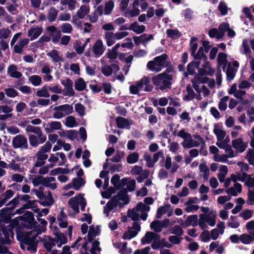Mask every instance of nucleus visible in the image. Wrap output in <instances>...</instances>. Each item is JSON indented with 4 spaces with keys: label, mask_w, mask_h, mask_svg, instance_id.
I'll return each mask as SVG.
<instances>
[{
    "label": "nucleus",
    "mask_w": 254,
    "mask_h": 254,
    "mask_svg": "<svg viewBox=\"0 0 254 254\" xmlns=\"http://www.w3.org/2000/svg\"><path fill=\"white\" fill-rule=\"evenodd\" d=\"M68 203L75 212L79 211V205H80L81 210H84L86 204L85 200L81 194L70 198Z\"/></svg>",
    "instance_id": "9b49d317"
},
{
    "label": "nucleus",
    "mask_w": 254,
    "mask_h": 254,
    "mask_svg": "<svg viewBox=\"0 0 254 254\" xmlns=\"http://www.w3.org/2000/svg\"><path fill=\"white\" fill-rule=\"evenodd\" d=\"M47 56L50 57L53 63H59L63 61V58L60 52L56 50H53L47 53Z\"/></svg>",
    "instance_id": "473e14b6"
},
{
    "label": "nucleus",
    "mask_w": 254,
    "mask_h": 254,
    "mask_svg": "<svg viewBox=\"0 0 254 254\" xmlns=\"http://www.w3.org/2000/svg\"><path fill=\"white\" fill-rule=\"evenodd\" d=\"M8 74L12 78H20L22 74L17 70V67L14 64L10 65L7 68Z\"/></svg>",
    "instance_id": "7c9ffc66"
},
{
    "label": "nucleus",
    "mask_w": 254,
    "mask_h": 254,
    "mask_svg": "<svg viewBox=\"0 0 254 254\" xmlns=\"http://www.w3.org/2000/svg\"><path fill=\"white\" fill-rule=\"evenodd\" d=\"M224 150L225 153V155L228 158H233L237 156V153L235 152L230 145L225 146Z\"/></svg>",
    "instance_id": "338daca9"
},
{
    "label": "nucleus",
    "mask_w": 254,
    "mask_h": 254,
    "mask_svg": "<svg viewBox=\"0 0 254 254\" xmlns=\"http://www.w3.org/2000/svg\"><path fill=\"white\" fill-rule=\"evenodd\" d=\"M201 175L205 180H207L209 177V171L207 166L204 164H201L199 167Z\"/></svg>",
    "instance_id": "864d4df0"
},
{
    "label": "nucleus",
    "mask_w": 254,
    "mask_h": 254,
    "mask_svg": "<svg viewBox=\"0 0 254 254\" xmlns=\"http://www.w3.org/2000/svg\"><path fill=\"white\" fill-rule=\"evenodd\" d=\"M145 27L144 25H139L136 22L132 23L129 27V30H132L136 34H140L145 31Z\"/></svg>",
    "instance_id": "37998d69"
},
{
    "label": "nucleus",
    "mask_w": 254,
    "mask_h": 254,
    "mask_svg": "<svg viewBox=\"0 0 254 254\" xmlns=\"http://www.w3.org/2000/svg\"><path fill=\"white\" fill-rule=\"evenodd\" d=\"M11 32L8 28H2L0 29V39H6L11 35Z\"/></svg>",
    "instance_id": "0e129e2a"
},
{
    "label": "nucleus",
    "mask_w": 254,
    "mask_h": 254,
    "mask_svg": "<svg viewBox=\"0 0 254 254\" xmlns=\"http://www.w3.org/2000/svg\"><path fill=\"white\" fill-rule=\"evenodd\" d=\"M139 159V155L136 152L130 154L127 157V162L129 164H133L137 162Z\"/></svg>",
    "instance_id": "774afa93"
},
{
    "label": "nucleus",
    "mask_w": 254,
    "mask_h": 254,
    "mask_svg": "<svg viewBox=\"0 0 254 254\" xmlns=\"http://www.w3.org/2000/svg\"><path fill=\"white\" fill-rule=\"evenodd\" d=\"M182 159V156L178 154L174 157L175 162H172L171 156L168 155L164 160V166L166 170H170L171 173H174L180 167L177 163L180 162Z\"/></svg>",
    "instance_id": "423d86ee"
},
{
    "label": "nucleus",
    "mask_w": 254,
    "mask_h": 254,
    "mask_svg": "<svg viewBox=\"0 0 254 254\" xmlns=\"http://www.w3.org/2000/svg\"><path fill=\"white\" fill-rule=\"evenodd\" d=\"M172 76L170 74L163 73L154 77L152 78V82L156 87V89L161 90H164L171 86V80Z\"/></svg>",
    "instance_id": "20e7f679"
},
{
    "label": "nucleus",
    "mask_w": 254,
    "mask_h": 254,
    "mask_svg": "<svg viewBox=\"0 0 254 254\" xmlns=\"http://www.w3.org/2000/svg\"><path fill=\"white\" fill-rule=\"evenodd\" d=\"M28 132H32L36 134L41 138V142H44L47 139V137L44 135L39 127H34L32 125H28L25 129Z\"/></svg>",
    "instance_id": "5701e85b"
},
{
    "label": "nucleus",
    "mask_w": 254,
    "mask_h": 254,
    "mask_svg": "<svg viewBox=\"0 0 254 254\" xmlns=\"http://www.w3.org/2000/svg\"><path fill=\"white\" fill-rule=\"evenodd\" d=\"M34 193L41 200L38 201L43 206H51L53 203V199L51 192H49L47 196H46L43 192L41 190H34ZM34 202H37L38 201H34Z\"/></svg>",
    "instance_id": "f8f14e48"
},
{
    "label": "nucleus",
    "mask_w": 254,
    "mask_h": 254,
    "mask_svg": "<svg viewBox=\"0 0 254 254\" xmlns=\"http://www.w3.org/2000/svg\"><path fill=\"white\" fill-rule=\"evenodd\" d=\"M114 7V3L112 0H108L105 4L104 14L109 15Z\"/></svg>",
    "instance_id": "052dcab7"
},
{
    "label": "nucleus",
    "mask_w": 254,
    "mask_h": 254,
    "mask_svg": "<svg viewBox=\"0 0 254 254\" xmlns=\"http://www.w3.org/2000/svg\"><path fill=\"white\" fill-rule=\"evenodd\" d=\"M214 73V70L211 67L210 64L204 61L203 69L199 70V75L201 77L203 75H212Z\"/></svg>",
    "instance_id": "72a5a7b5"
},
{
    "label": "nucleus",
    "mask_w": 254,
    "mask_h": 254,
    "mask_svg": "<svg viewBox=\"0 0 254 254\" xmlns=\"http://www.w3.org/2000/svg\"><path fill=\"white\" fill-rule=\"evenodd\" d=\"M56 241V244L58 248L61 247L63 245L65 244L67 242V239L64 234L58 231L54 232Z\"/></svg>",
    "instance_id": "b1692460"
},
{
    "label": "nucleus",
    "mask_w": 254,
    "mask_h": 254,
    "mask_svg": "<svg viewBox=\"0 0 254 254\" xmlns=\"http://www.w3.org/2000/svg\"><path fill=\"white\" fill-rule=\"evenodd\" d=\"M53 116L57 119H60L71 114L73 111L72 107L68 104L61 105L54 108Z\"/></svg>",
    "instance_id": "9d476101"
},
{
    "label": "nucleus",
    "mask_w": 254,
    "mask_h": 254,
    "mask_svg": "<svg viewBox=\"0 0 254 254\" xmlns=\"http://www.w3.org/2000/svg\"><path fill=\"white\" fill-rule=\"evenodd\" d=\"M29 140L30 145L33 147H36L40 144L43 143L41 142L40 138H39L38 136L37 137L36 135L33 134L29 135Z\"/></svg>",
    "instance_id": "3c124183"
},
{
    "label": "nucleus",
    "mask_w": 254,
    "mask_h": 254,
    "mask_svg": "<svg viewBox=\"0 0 254 254\" xmlns=\"http://www.w3.org/2000/svg\"><path fill=\"white\" fill-rule=\"evenodd\" d=\"M99 231V229L97 227H95L94 226L90 227L88 234V240L89 242H91L93 238L98 235Z\"/></svg>",
    "instance_id": "8fccbe9b"
},
{
    "label": "nucleus",
    "mask_w": 254,
    "mask_h": 254,
    "mask_svg": "<svg viewBox=\"0 0 254 254\" xmlns=\"http://www.w3.org/2000/svg\"><path fill=\"white\" fill-rule=\"evenodd\" d=\"M170 207V204L165 205L163 206L159 207L157 210L156 214L157 218H160L163 214H165L168 211Z\"/></svg>",
    "instance_id": "13d9d810"
},
{
    "label": "nucleus",
    "mask_w": 254,
    "mask_h": 254,
    "mask_svg": "<svg viewBox=\"0 0 254 254\" xmlns=\"http://www.w3.org/2000/svg\"><path fill=\"white\" fill-rule=\"evenodd\" d=\"M86 87L85 81L82 78H79L75 82V89L78 91L83 90Z\"/></svg>",
    "instance_id": "bf43d9fd"
},
{
    "label": "nucleus",
    "mask_w": 254,
    "mask_h": 254,
    "mask_svg": "<svg viewBox=\"0 0 254 254\" xmlns=\"http://www.w3.org/2000/svg\"><path fill=\"white\" fill-rule=\"evenodd\" d=\"M12 144L15 149H27L28 146L26 137L22 134H18L14 137L12 140Z\"/></svg>",
    "instance_id": "4468645a"
},
{
    "label": "nucleus",
    "mask_w": 254,
    "mask_h": 254,
    "mask_svg": "<svg viewBox=\"0 0 254 254\" xmlns=\"http://www.w3.org/2000/svg\"><path fill=\"white\" fill-rule=\"evenodd\" d=\"M177 135L180 138L183 139L181 145L185 149L190 148L194 147H197L198 144L194 142V140L192 138V136L190 133L186 132L184 129L180 130Z\"/></svg>",
    "instance_id": "0eeeda50"
},
{
    "label": "nucleus",
    "mask_w": 254,
    "mask_h": 254,
    "mask_svg": "<svg viewBox=\"0 0 254 254\" xmlns=\"http://www.w3.org/2000/svg\"><path fill=\"white\" fill-rule=\"evenodd\" d=\"M251 87H252L254 90V84L246 80H241L238 82V85L236 83L232 84L228 93L238 99H241L246 94V92L243 89H247Z\"/></svg>",
    "instance_id": "f03ea898"
},
{
    "label": "nucleus",
    "mask_w": 254,
    "mask_h": 254,
    "mask_svg": "<svg viewBox=\"0 0 254 254\" xmlns=\"http://www.w3.org/2000/svg\"><path fill=\"white\" fill-rule=\"evenodd\" d=\"M42 242L44 247L48 251H51L53 247L57 245L55 239L48 236H45L42 240Z\"/></svg>",
    "instance_id": "a878e982"
},
{
    "label": "nucleus",
    "mask_w": 254,
    "mask_h": 254,
    "mask_svg": "<svg viewBox=\"0 0 254 254\" xmlns=\"http://www.w3.org/2000/svg\"><path fill=\"white\" fill-rule=\"evenodd\" d=\"M62 124L60 122L52 121L48 123L45 127V130L46 133H50L54 130H59L61 128Z\"/></svg>",
    "instance_id": "c85d7f7f"
},
{
    "label": "nucleus",
    "mask_w": 254,
    "mask_h": 254,
    "mask_svg": "<svg viewBox=\"0 0 254 254\" xmlns=\"http://www.w3.org/2000/svg\"><path fill=\"white\" fill-rule=\"evenodd\" d=\"M207 78L206 77H201L200 76H196L192 80V86L195 91L199 93L201 91L203 95L206 97L209 95L210 91L205 86L202 85L201 88L198 86V84L203 83L206 82Z\"/></svg>",
    "instance_id": "1a4fd4ad"
},
{
    "label": "nucleus",
    "mask_w": 254,
    "mask_h": 254,
    "mask_svg": "<svg viewBox=\"0 0 254 254\" xmlns=\"http://www.w3.org/2000/svg\"><path fill=\"white\" fill-rule=\"evenodd\" d=\"M29 40L27 38L21 39L14 46L13 51L15 53L22 54L24 48L28 44Z\"/></svg>",
    "instance_id": "393cba45"
},
{
    "label": "nucleus",
    "mask_w": 254,
    "mask_h": 254,
    "mask_svg": "<svg viewBox=\"0 0 254 254\" xmlns=\"http://www.w3.org/2000/svg\"><path fill=\"white\" fill-rule=\"evenodd\" d=\"M217 62L218 66H222L224 70L227 64V55L223 53H219L218 55Z\"/></svg>",
    "instance_id": "c03bdc74"
},
{
    "label": "nucleus",
    "mask_w": 254,
    "mask_h": 254,
    "mask_svg": "<svg viewBox=\"0 0 254 254\" xmlns=\"http://www.w3.org/2000/svg\"><path fill=\"white\" fill-rule=\"evenodd\" d=\"M42 184L43 186L48 187L52 190L56 189L57 187L55 178L52 177L44 178L42 180Z\"/></svg>",
    "instance_id": "f704fd0d"
},
{
    "label": "nucleus",
    "mask_w": 254,
    "mask_h": 254,
    "mask_svg": "<svg viewBox=\"0 0 254 254\" xmlns=\"http://www.w3.org/2000/svg\"><path fill=\"white\" fill-rule=\"evenodd\" d=\"M227 25L225 22L222 23L219 26L218 29L213 28L209 30L208 32L209 36L211 38H216V39H221L223 37V30L226 27Z\"/></svg>",
    "instance_id": "aec40b11"
},
{
    "label": "nucleus",
    "mask_w": 254,
    "mask_h": 254,
    "mask_svg": "<svg viewBox=\"0 0 254 254\" xmlns=\"http://www.w3.org/2000/svg\"><path fill=\"white\" fill-rule=\"evenodd\" d=\"M69 86L64 87L65 91L64 95V96H71L74 95V91L72 88V81L71 80H68L67 81Z\"/></svg>",
    "instance_id": "680f3d73"
},
{
    "label": "nucleus",
    "mask_w": 254,
    "mask_h": 254,
    "mask_svg": "<svg viewBox=\"0 0 254 254\" xmlns=\"http://www.w3.org/2000/svg\"><path fill=\"white\" fill-rule=\"evenodd\" d=\"M89 6L87 5H82L76 13L72 16V23L73 24H77L80 19H83L89 12Z\"/></svg>",
    "instance_id": "2eb2a0df"
},
{
    "label": "nucleus",
    "mask_w": 254,
    "mask_h": 254,
    "mask_svg": "<svg viewBox=\"0 0 254 254\" xmlns=\"http://www.w3.org/2000/svg\"><path fill=\"white\" fill-rule=\"evenodd\" d=\"M229 99L228 96L222 98L218 103L219 109L221 111H225L227 108V102Z\"/></svg>",
    "instance_id": "6e6d98bb"
},
{
    "label": "nucleus",
    "mask_w": 254,
    "mask_h": 254,
    "mask_svg": "<svg viewBox=\"0 0 254 254\" xmlns=\"http://www.w3.org/2000/svg\"><path fill=\"white\" fill-rule=\"evenodd\" d=\"M242 186L241 184L236 183L234 184L233 187H231L228 188L226 192L227 194H230L234 196H236L239 193H240L242 191Z\"/></svg>",
    "instance_id": "cd10ccee"
},
{
    "label": "nucleus",
    "mask_w": 254,
    "mask_h": 254,
    "mask_svg": "<svg viewBox=\"0 0 254 254\" xmlns=\"http://www.w3.org/2000/svg\"><path fill=\"white\" fill-rule=\"evenodd\" d=\"M29 82L34 86H40L42 83V77L38 75H33L29 76Z\"/></svg>",
    "instance_id": "de8ad7c7"
},
{
    "label": "nucleus",
    "mask_w": 254,
    "mask_h": 254,
    "mask_svg": "<svg viewBox=\"0 0 254 254\" xmlns=\"http://www.w3.org/2000/svg\"><path fill=\"white\" fill-rule=\"evenodd\" d=\"M216 213L215 211L211 212L209 214H203V218L205 220L206 223L210 226L213 227L215 225L216 221L215 218Z\"/></svg>",
    "instance_id": "e433bc0d"
},
{
    "label": "nucleus",
    "mask_w": 254,
    "mask_h": 254,
    "mask_svg": "<svg viewBox=\"0 0 254 254\" xmlns=\"http://www.w3.org/2000/svg\"><path fill=\"white\" fill-rule=\"evenodd\" d=\"M248 175H249L245 172H237L236 174H232L231 177L232 181L235 183L239 181L244 182L246 184L247 180H248Z\"/></svg>",
    "instance_id": "2f4dec72"
},
{
    "label": "nucleus",
    "mask_w": 254,
    "mask_h": 254,
    "mask_svg": "<svg viewBox=\"0 0 254 254\" xmlns=\"http://www.w3.org/2000/svg\"><path fill=\"white\" fill-rule=\"evenodd\" d=\"M140 230V226L137 222H134L132 227H128L127 231L125 232L123 235L124 239H131L136 236Z\"/></svg>",
    "instance_id": "dca6fc26"
},
{
    "label": "nucleus",
    "mask_w": 254,
    "mask_h": 254,
    "mask_svg": "<svg viewBox=\"0 0 254 254\" xmlns=\"http://www.w3.org/2000/svg\"><path fill=\"white\" fill-rule=\"evenodd\" d=\"M58 14V11L55 7H51L48 10L47 19L49 22H53L56 20Z\"/></svg>",
    "instance_id": "09e8293b"
},
{
    "label": "nucleus",
    "mask_w": 254,
    "mask_h": 254,
    "mask_svg": "<svg viewBox=\"0 0 254 254\" xmlns=\"http://www.w3.org/2000/svg\"><path fill=\"white\" fill-rule=\"evenodd\" d=\"M13 195V192L11 190H7L0 197V207L4 204L8 199H10Z\"/></svg>",
    "instance_id": "a19ab883"
},
{
    "label": "nucleus",
    "mask_w": 254,
    "mask_h": 254,
    "mask_svg": "<svg viewBox=\"0 0 254 254\" xmlns=\"http://www.w3.org/2000/svg\"><path fill=\"white\" fill-rule=\"evenodd\" d=\"M61 3L63 5L67 4L68 9L73 10L75 8L77 2L76 0H64L61 1Z\"/></svg>",
    "instance_id": "4d7b16f0"
},
{
    "label": "nucleus",
    "mask_w": 254,
    "mask_h": 254,
    "mask_svg": "<svg viewBox=\"0 0 254 254\" xmlns=\"http://www.w3.org/2000/svg\"><path fill=\"white\" fill-rule=\"evenodd\" d=\"M105 39L108 46H111L115 43L116 37L113 32H107L105 33Z\"/></svg>",
    "instance_id": "49530a36"
},
{
    "label": "nucleus",
    "mask_w": 254,
    "mask_h": 254,
    "mask_svg": "<svg viewBox=\"0 0 254 254\" xmlns=\"http://www.w3.org/2000/svg\"><path fill=\"white\" fill-rule=\"evenodd\" d=\"M36 95L39 97L48 98L50 96L48 86L44 85L38 89L36 93Z\"/></svg>",
    "instance_id": "79ce46f5"
},
{
    "label": "nucleus",
    "mask_w": 254,
    "mask_h": 254,
    "mask_svg": "<svg viewBox=\"0 0 254 254\" xmlns=\"http://www.w3.org/2000/svg\"><path fill=\"white\" fill-rule=\"evenodd\" d=\"M103 14V9L101 6H98L95 10L94 12L89 16V20L93 23L96 22L98 19L99 15Z\"/></svg>",
    "instance_id": "ea45409f"
},
{
    "label": "nucleus",
    "mask_w": 254,
    "mask_h": 254,
    "mask_svg": "<svg viewBox=\"0 0 254 254\" xmlns=\"http://www.w3.org/2000/svg\"><path fill=\"white\" fill-rule=\"evenodd\" d=\"M167 56L166 54L156 57L153 61H149L147 64V68L153 71L159 72L165 65Z\"/></svg>",
    "instance_id": "39448f33"
},
{
    "label": "nucleus",
    "mask_w": 254,
    "mask_h": 254,
    "mask_svg": "<svg viewBox=\"0 0 254 254\" xmlns=\"http://www.w3.org/2000/svg\"><path fill=\"white\" fill-rule=\"evenodd\" d=\"M73 48L78 54L81 55L84 51L85 44L81 45L79 41L76 40L73 44Z\"/></svg>",
    "instance_id": "5fc2aeb1"
},
{
    "label": "nucleus",
    "mask_w": 254,
    "mask_h": 254,
    "mask_svg": "<svg viewBox=\"0 0 254 254\" xmlns=\"http://www.w3.org/2000/svg\"><path fill=\"white\" fill-rule=\"evenodd\" d=\"M196 198L189 197L188 200L184 203L185 211L187 213H192L196 211L199 209V206L195 205Z\"/></svg>",
    "instance_id": "a211bd4d"
},
{
    "label": "nucleus",
    "mask_w": 254,
    "mask_h": 254,
    "mask_svg": "<svg viewBox=\"0 0 254 254\" xmlns=\"http://www.w3.org/2000/svg\"><path fill=\"white\" fill-rule=\"evenodd\" d=\"M249 44L250 43L248 39L244 40L243 41L242 49L241 50V52L242 54L246 55L251 54V50L250 48Z\"/></svg>",
    "instance_id": "603ef678"
},
{
    "label": "nucleus",
    "mask_w": 254,
    "mask_h": 254,
    "mask_svg": "<svg viewBox=\"0 0 254 254\" xmlns=\"http://www.w3.org/2000/svg\"><path fill=\"white\" fill-rule=\"evenodd\" d=\"M213 132L216 135L217 140L219 141H221L224 139V138L226 135V132L217 125L214 126Z\"/></svg>",
    "instance_id": "4c0bfd02"
},
{
    "label": "nucleus",
    "mask_w": 254,
    "mask_h": 254,
    "mask_svg": "<svg viewBox=\"0 0 254 254\" xmlns=\"http://www.w3.org/2000/svg\"><path fill=\"white\" fill-rule=\"evenodd\" d=\"M129 201L127 193L126 191H121L117 196L113 197L109 201L104 207V213L107 217H109L110 211L115 210L119 206L123 207L125 204H127Z\"/></svg>",
    "instance_id": "f257e3e1"
},
{
    "label": "nucleus",
    "mask_w": 254,
    "mask_h": 254,
    "mask_svg": "<svg viewBox=\"0 0 254 254\" xmlns=\"http://www.w3.org/2000/svg\"><path fill=\"white\" fill-rule=\"evenodd\" d=\"M116 122L118 127L121 128H125L128 126L127 120L123 117L117 118Z\"/></svg>",
    "instance_id": "69168bd1"
},
{
    "label": "nucleus",
    "mask_w": 254,
    "mask_h": 254,
    "mask_svg": "<svg viewBox=\"0 0 254 254\" xmlns=\"http://www.w3.org/2000/svg\"><path fill=\"white\" fill-rule=\"evenodd\" d=\"M72 187L75 190H79L85 183V180L82 178H74L72 180Z\"/></svg>",
    "instance_id": "a18cd8bd"
},
{
    "label": "nucleus",
    "mask_w": 254,
    "mask_h": 254,
    "mask_svg": "<svg viewBox=\"0 0 254 254\" xmlns=\"http://www.w3.org/2000/svg\"><path fill=\"white\" fill-rule=\"evenodd\" d=\"M232 145L237 153L243 152L247 147V143L244 142L241 137L233 140Z\"/></svg>",
    "instance_id": "6ab92c4d"
},
{
    "label": "nucleus",
    "mask_w": 254,
    "mask_h": 254,
    "mask_svg": "<svg viewBox=\"0 0 254 254\" xmlns=\"http://www.w3.org/2000/svg\"><path fill=\"white\" fill-rule=\"evenodd\" d=\"M37 241L36 240V237L32 236V237L25 238L21 244V248L23 250H27V251L32 252H35L37 249Z\"/></svg>",
    "instance_id": "ddd939ff"
},
{
    "label": "nucleus",
    "mask_w": 254,
    "mask_h": 254,
    "mask_svg": "<svg viewBox=\"0 0 254 254\" xmlns=\"http://www.w3.org/2000/svg\"><path fill=\"white\" fill-rule=\"evenodd\" d=\"M105 50V48L101 40H97L92 47V51L95 58H98L102 56Z\"/></svg>",
    "instance_id": "f3484780"
},
{
    "label": "nucleus",
    "mask_w": 254,
    "mask_h": 254,
    "mask_svg": "<svg viewBox=\"0 0 254 254\" xmlns=\"http://www.w3.org/2000/svg\"><path fill=\"white\" fill-rule=\"evenodd\" d=\"M48 157L47 154L38 151L36 155V161L35 163V167H39L43 166L45 164V160L47 159Z\"/></svg>",
    "instance_id": "c756f323"
},
{
    "label": "nucleus",
    "mask_w": 254,
    "mask_h": 254,
    "mask_svg": "<svg viewBox=\"0 0 254 254\" xmlns=\"http://www.w3.org/2000/svg\"><path fill=\"white\" fill-rule=\"evenodd\" d=\"M198 225V217L196 215H192L188 216L185 222L184 226L187 227L192 226L195 227Z\"/></svg>",
    "instance_id": "58836bf2"
},
{
    "label": "nucleus",
    "mask_w": 254,
    "mask_h": 254,
    "mask_svg": "<svg viewBox=\"0 0 254 254\" xmlns=\"http://www.w3.org/2000/svg\"><path fill=\"white\" fill-rule=\"evenodd\" d=\"M150 207L142 202H139L136 207L128 211L127 215L133 220H137L141 218L145 220L147 217V213L149 211Z\"/></svg>",
    "instance_id": "7ed1b4c3"
},
{
    "label": "nucleus",
    "mask_w": 254,
    "mask_h": 254,
    "mask_svg": "<svg viewBox=\"0 0 254 254\" xmlns=\"http://www.w3.org/2000/svg\"><path fill=\"white\" fill-rule=\"evenodd\" d=\"M67 216L62 210L60 214L57 217V221L60 227L65 228L67 227L68 223L67 222Z\"/></svg>",
    "instance_id": "c9c22d12"
},
{
    "label": "nucleus",
    "mask_w": 254,
    "mask_h": 254,
    "mask_svg": "<svg viewBox=\"0 0 254 254\" xmlns=\"http://www.w3.org/2000/svg\"><path fill=\"white\" fill-rule=\"evenodd\" d=\"M143 245L148 244L152 243L151 247L154 250L159 248L160 236L153 232H148L141 239Z\"/></svg>",
    "instance_id": "6e6552de"
},
{
    "label": "nucleus",
    "mask_w": 254,
    "mask_h": 254,
    "mask_svg": "<svg viewBox=\"0 0 254 254\" xmlns=\"http://www.w3.org/2000/svg\"><path fill=\"white\" fill-rule=\"evenodd\" d=\"M239 66V64L237 61H234L232 64L231 63L228 64L227 70L226 71L227 77L228 80H232L233 79Z\"/></svg>",
    "instance_id": "4be33fe9"
},
{
    "label": "nucleus",
    "mask_w": 254,
    "mask_h": 254,
    "mask_svg": "<svg viewBox=\"0 0 254 254\" xmlns=\"http://www.w3.org/2000/svg\"><path fill=\"white\" fill-rule=\"evenodd\" d=\"M65 125L69 127H73L77 125V123L74 117L72 116H68L65 119Z\"/></svg>",
    "instance_id": "e2e57ef3"
},
{
    "label": "nucleus",
    "mask_w": 254,
    "mask_h": 254,
    "mask_svg": "<svg viewBox=\"0 0 254 254\" xmlns=\"http://www.w3.org/2000/svg\"><path fill=\"white\" fill-rule=\"evenodd\" d=\"M59 156L62 161V163H60V165H63L65 162L66 157L64 153L61 152L56 153V154H51L48 159V161L50 163L49 166L51 168H53L58 162L59 160Z\"/></svg>",
    "instance_id": "412c9836"
},
{
    "label": "nucleus",
    "mask_w": 254,
    "mask_h": 254,
    "mask_svg": "<svg viewBox=\"0 0 254 254\" xmlns=\"http://www.w3.org/2000/svg\"><path fill=\"white\" fill-rule=\"evenodd\" d=\"M42 32L43 29L41 27H32L28 31L27 35L30 37L31 40H33L37 38L42 34Z\"/></svg>",
    "instance_id": "bb28decb"
}]
</instances>
